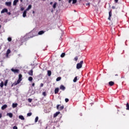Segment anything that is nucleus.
I'll return each mask as SVG.
<instances>
[{"instance_id": "nucleus-37", "label": "nucleus", "mask_w": 129, "mask_h": 129, "mask_svg": "<svg viewBox=\"0 0 129 129\" xmlns=\"http://www.w3.org/2000/svg\"><path fill=\"white\" fill-rule=\"evenodd\" d=\"M42 95H43V96H46V92H43L42 93Z\"/></svg>"}, {"instance_id": "nucleus-15", "label": "nucleus", "mask_w": 129, "mask_h": 129, "mask_svg": "<svg viewBox=\"0 0 129 129\" xmlns=\"http://www.w3.org/2000/svg\"><path fill=\"white\" fill-rule=\"evenodd\" d=\"M17 106H18V103H13L12 107L13 108H15V107H17Z\"/></svg>"}, {"instance_id": "nucleus-50", "label": "nucleus", "mask_w": 129, "mask_h": 129, "mask_svg": "<svg viewBox=\"0 0 129 129\" xmlns=\"http://www.w3.org/2000/svg\"><path fill=\"white\" fill-rule=\"evenodd\" d=\"M0 118H2V114H0Z\"/></svg>"}, {"instance_id": "nucleus-14", "label": "nucleus", "mask_w": 129, "mask_h": 129, "mask_svg": "<svg viewBox=\"0 0 129 129\" xmlns=\"http://www.w3.org/2000/svg\"><path fill=\"white\" fill-rule=\"evenodd\" d=\"M58 92H59V88H56L55 89L54 93H55V94H57V93H58Z\"/></svg>"}, {"instance_id": "nucleus-6", "label": "nucleus", "mask_w": 129, "mask_h": 129, "mask_svg": "<svg viewBox=\"0 0 129 129\" xmlns=\"http://www.w3.org/2000/svg\"><path fill=\"white\" fill-rule=\"evenodd\" d=\"M11 71L14 72V73H19V70L12 69Z\"/></svg>"}, {"instance_id": "nucleus-16", "label": "nucleus", "mask_w": 129, "mask_h": 129, "mask_svg": "<svg viewBox=\"0 0 129 129\" xmlns=\"http://www.w3.org/2000/svg\"><path fill=\"white\" fill-rule=\"evenodd\" d=\"M7 107H8V106L7 105H4L2 107V109L3 110H4V109H6V108H7Z\"/></svg>"}, {"instance_id": "nucleus-7", "label": "nucleus", "mask_w": 129, "mask_h": 129, "mask_svg": "<svg viewBox=\"0 0 129 129\" xmlns=\"http://www.w3.org/2000/svg\"><path fill=\"white\" fill-rule=\"evenodd\" d=\"M32 9V5H29L28 8L25 10L26 12H28V11H30Z\"/></svg>"}, {"instance_id": "nucleus-29", "label": "nucleus", "mask_w": 129, "mask_h": 129, "mask_svg": "<svg viewBox=\"0 0 129 129\" xmlns=\"http://www.w3.org/2000/svg\"><path fill=\"white\" fill-rule=\"evenodd\" d=\"M24 10H25V8L23 7H20V11H21L22 12H23V11H24Z\"/></svg>"}, {"instance_id": "nucleus-12", "label": "nucleus", "mask_w": 129, "mask_h": 129, "mask_svg": "<svg viewBox=\"0 0 129 129\" xmlns=\"http://www.w3.org/2000/svg\"><path fill=\"white\" fill-rule=\"evenodd\" d=\"M58 114H60V112L59 111L56 112L55 113L53 114V117H57V115H58Z\"/></svg>"}, {"instance_id": "nucleus-52", "label": "nucleus", "mask_w": 129, "mask_h": 129, "mask_svg": "<svg viewBox=\"0 0 129 129\" xmlns=\"http://www.w3.org/2000/svg\"><path fill=\"white\" fill-rule=\"evenodd\" d=\"M8 14V15H11V12H9Z\"/></svg>"}, {"instance_id": "nucleus-27", "label": "nucleus", "mask_w": 129, "mask_h": 129, "mask_svg": "<svg viewBox=\"0 0 129 129\" xmlns=\"http://www.w3.org/2000/svg\"><path fill=\"white\" fill-rule=\"evenodd\" d=\"M73 1V4L74 5L77 3V0H72Z\"/></svg>"}, {"instance_id": "nucleus-23", "label": "nucleus", "mask_w": 129, "mask_h": 129, "mask_svg": "<svg viewBox=\"0 0 129 129\" xmlns=\"http://www.w3.org/2000/svg\"><path fill=\"white\" fill-rule=\"evenodd\" d=\"M51 74H52V73L50 71H47V74H48V76H50Z\"/></svg>"}, {"instance_id": "nucleus-4", "label": "nucleus", "mask_w": 129, "mask_h": 129, "mask_svg": "<svg viewBox=\"0 0 129 129\" xmlns=\"http://www.w3.org/2000/svg\"><path fill=\"white\" fill-rule=\"evenodd\" d=\"M28 12V11L25 10L23 12V14H22V17L23 18H26V17H27V13Z\"/></svg>"}, {"instance_id": "nucleus-11", "label": "nucleus", "mask_w": 129, "mask_h": 129, "mask_svg": "<svg viewBox=\"0 0 129 129\" xmlns=\"http://www.w3.org/2000/svg\"><path fill=\"white\" fill-rule=\"evenodd\" d=\"M18 3H19V0H14L13 2V6H17Z\"/></svg>"}, {"instance_id": "nucleus-28", "label": "nucleus", "mask_w": 129, "mask_h": 129, "mask_svg": "<svg viewBox=\"0 0 129 129\" xmlns=\"http://www.w3.org/2000/svg\"><path fill=\"white\" fill-rule=\"evenodd\" d=\"M65 56V53H62L61 55H60V57H61V58H63V57Z\"/></svg>"}, {"instance_id": "nucleus-51", "label": "nucleus", "mask_w": 129, "mask_h": 129, "mask_svg": "<svg viewBox=\"0 0 129 129\" xmlns=\"http://www.w3.org/2000/svg\"><path fill=\"white\" fill-rule=\"evenodd\" d=\"M32 14H35V11H33Z\"/></svg>"}, {"instance_id": "nucleus-47", "label": "nucleus", "mask_w": 129, "mask_h": 129, "mask_svg": "<svg viewBox=\"0 0 129 129\" xmlns=\"http://www.w3.org/2000/svg\"><path fill=\"white\" fill-rule=\"evenodd\" d=\"M32 86H35V83H32Z\"/></svg>"}, {"instance_id": "nucleus-32", "label": "nucleus", "mask_w": 129, "mask_h": 129, "mask_svg": "<svg viewBox=\"0 0 129 129\" xmlns=\"http://www.w3.org/2000/svg\"><path fill=\"white\" fill-rule=\"evenodd\" d=\"M61 80V78L58 77L56 79V81H60Z\"/></svg>"}, {"instance_id": "nucleus-25", "label": "nucleus", "mask_w": 129, "mask_h": 129, "mask_svg": "<svg viewBox=\"0 0 129 129\" xmlns=\"http://www.w3.org/2000/svg\"><path fill=\"white\" fill-rule=\"evenodd\" d=\"M28 80H29V81H33V78L32 77H30L28 78Z\"/></svg>"}, {"instance_id": "nucleus-21", "label": "nucleus", "mask_w": 129, "mask_h": 129, "mask_svg": "<svg viewBox=\"0 0 129 129\" xmlns=\"http://www.w3.org/2000/svg\"><path fill=\"white\" fill-rule=\"evenodd\" d=\"M109 85H110V86H112V85H113V84H114V83L112 81H111V82H109Z\"/></svg>"}, {"instance_id": "nucleus-5", "label": "nucleus", "mask_w": 129, "mask_h": 129, "mask_svg": "<svg viewBox=\"0 0 129 129\" xmlns=\"http://www.w3.org/2000/svg\"><path fill=\"white\" fill-rule=\"evenodd\" d=\"M5 5L7 6V7H12V2H6Z\"/></svg>"}, {"instance_id": "nucleus-24", "label": "nucleus", "mask_w": 129, "mask_h": 129, "mask_svg": "<svg viewBox=\"0 0 129 129\" xmlns=\"http://www.w3.org/2000/svg\"><path fill=\"white\" fill-rule=\"evenodd\" d=\"M8 80H7L6 81H5V83H4V85H5V86H7V85H8Z\"/></svg>"}, {"instance_id": "nucleus-54", "label": "nucleus", "mask_w": 129, "mask_h": 129, "mask_svg": "<svg viewBox=\"0 0 129 129\" xmlns=\"http://www.w3.org/2000/svg\"><path fill=\"white\" fill-rule=\"evenodd\" d=\"M20 1H21V2H23V0H20Z\"/></svg>"}, {"instance_id": "nucleus-1", "label": "nucleus", "mask_w": 129, "mask_h": 129, "mask_svg": "<svg viewBox=\"0 0 129 129\" xmlns=\"http://www.w3.org/2000/svg\"><path fill=\"white\" fill-rule=\"evenodd\" d=\"M83 64V60L81 61L77 64V69H80L82 68V65Z\"/></svg>"}, {"instance_id": "nucleus-33", "label": "nucleus", "mask_w": 129, "mask_h": 129, "mask_svg": "<svg viewBox=\"0 0 129 129\" xmlns=\"http://www.w3.org/2000/svg\"><path fill=\"white\" fill-rule=\"evenodd\" d=\"M32 115V113H27V116H31Z\"/></svg>"}, {"instance_id": "nucleus-18", "label": "nucleus", "mask_w": 129, "mask_h": 129, "mask_svg": "<svg viewBox=\"0 0 129 129\" xmlns=\"http://www.w3.org/2000/svg\"><path fill=\"white\" fill-rule=\"evenodd\" d=\"M28 74H29V75H30L31 76H33V71L32 70H31L29 72Z\"/></svg>"}, {"instance_id": "nucleus-48", "label": "nucleus", "mask_w": 129, "mask_h": 129, "mask_svg": "<svg viewBox=\"0 0 129 129\" xmlns=\"http://www.w3.org/2000/svg\"><path fill=\"white\" fill-rule=\"evenodd\" d=\"M115 2L117 3V2H118V0H114Z\"/></svg>"}, {"instance_id": "nucleus-30", "label": "nucleus", "mask_w": 129, "mask_h": 129, "mask_svg": "<svg viewBox=\"0 0 129 129\" xmlns=\"http://www.w3.org/2000/svg\"><path fill=\"white\" fill-rule=\"evenodd\" d=\"M76 81H77V77H76L73 80L74 82H76Z\"/></svg>"}, {"instance_id": "nucleus-20", "label": "nucleus", "mask_w": 129, "mask_h": 129, "mask_svg": "<svg viewBox=\"0 0 129 129\" xmlns=\"http://www.w3.org/2000/svg\"><path fill=\"white\" fill-rule=\"evenodd\" d=\"M56 6H57V3L55 2L53 5V9H56Z\"/></svg>"}, {"instance_id": "nucleus-40", "label": "nucleus", "mask_w": 129, "mask_h": 129, "mask_svg": "<svg viewBox=\"0 0 129 129\" xmlns=\"http://www.w3.org/2000/svg\"><path fill=\"white\" fill-rule=\"evenodd\" d=\"M109 17H111V12H109Z\"/></svg>"}, {"instance_id": "nucleus-9", "label": "nucleus", "mask_w": 129, "mask_h": 129, "mask_svg": "<svg viewBox=\"0 0 129 129\" xmlns=\"http://www.w3.org/2000/svg\"><path fill=\"white\" fill-rule=\"evenodd\" d=\"M4 13H8V9H4L2 11H1V14H4Z\"/></svg>"}, {"instance_id": "nucleus-3", "label": "nucleus", "mask_w": 129, "mask_h": 129, "mask_svg": "<svg viewBox=\"0 0 129 129\" xmlns=\"http://www.w3.org/2000/svg\"><path fill=\"white\" fill-rule=\"evenodd\" d=\"M59 106H60V105H57L56 106V108L57 109H58V110H62V109H63L64 108V106H61L60 107H59Z\"/></svg>"}, {"instance_id": "nucleus-53", "label": "nucleus", "mask_w": 129, "mask_h": 129, "mask_svg": "<svg viewBox=\"0 0 129 129\" xmlns=\"http://www.w3.org/2000/svg\"><path fill=\"white\" fill-rule=\"evenodd\" d=\"M2 28V26L1 25H0V29Z\"/></svg>"}, {"instance_id": "nucleus-38", "label": "nucleus", "mask_w": 129, "mask_h": 129, "mask_svg": "<svg viewBox=\"0 0 129 129\" xmlns=\"http://www.w3.org/2000/svg\"><path fill=\"white\" fill-rule=\"evenodd\" d=\"M19 79H22V75H19Z\"/></svg>"}, {"instance_id": "nucleus-26", "label": "nucleus", "mask_w": 129, "mask_h": 129, "mask_svg": "<svg viewBox=\"0 0 129 129\" xmlns=\"http://www.w3.org/2000/svg\"><path fill=\"white\" fill-rule=\"evenodd\" d=\"M126 110H129V104L128 103L126 104Z\"/></svg>"}, {"instance_id": "nucleus-56", "label": "nucleus", "mask_w": 129, "mask_h": 129, "mask_svg": "<svg viewBox=\"0 0 129 129\" xmlns=\"http://www.w3.org/2000/svg\"><path fill=\"white\" fill-rule=\"evenodd\" d=\"M0 21H1V19H0Z\"/></svg>"}, {"instance_id": "nucleus-44", "label": "nucleus", "mask_w": 129, "mask_h": 129, "mask_svg": "<svg viewBox=\"0 0 129 129\" xmlns=\"http://www.w3.org/2000/svg\"><path fill=\"white\" fill-rule=\"evenodd\" d=\"M69 1V3L71 4V2H72V0H68Z\"/></svg>"}, {"instance_id": "nucleus-43", "label": "nucleus", "mask_w": 129, "mask_h": 129, "mask_svg": "<svg viewBox=\"0 0 129 129\" xmlns=\"http://www.w3.org/2000/svg\"><path fill=\"white\" fill-rule=\"evenodd\" d=\"M86 6H90V3H87L86 4Z\"/></svg>"}, {"instance_id": "nucleus-35", "label": "nucleus", "mask_w": 129, "mask_h": 129, "mask_svg": "<svg viewBox=\"0 0 129 129\" xmlns=\"http://www.w3.org/2000/svg\"><path fill=\"white\" fill-rule=\"evenodd\" d=\"M77 60H78V57L76 56V57L74 58V60L77 61Z\"/></svg>"}, {"instance_id": "nucleus-22", "label": "nucleus", "mask_w": 129, "mask_h": 129, "mask_svg": "<svg viewBox=\"0 0 129 129\" xmlns=\"http://www.w3.org/2000/svg\"><path fill=\"white\" fill-rule=\"evenodd\" d=\"M0 87L3 88L4 87V82H2L0 84Z\"/></svg>"}, {"instance_id": "nucleus-8", "label": "nucleus", "mask_w": 129, "mask_h": 129, "mask_svg": "<svg viewBox=\"0 0 129 129\" xmlns=\"http://www.w3.org/2000/svg\"><path fill=\"white\" fill-rule=\"evenodd\" d=\"M19 119H21V120H25V117L22 115L19 116Z\"/></svg>"}, {"instance_id": "nucleus-36", "label": "nucleus", "mask_w": 129, "mask_h": 129, "mask_svg": "<svg viewBox=\"0 0 129 129\" xmlns=\"http://www.w3.org/2000/svg\"><path fill=\"white\" fill-rule=\"evenodd\" d=\"M32 99H31V98H29V99H28V101H29V102H32Z\"/></svg>"}, {"instance_id": "nucleus-31", "label": "nucleus", "mask_w": 129, "mask_h": 129, "mask_svg": "<svg viewBox=\"0 0 129 129\" xmlns=\"http://www.w3.org/2000/svg\"><path fill=\"white\" fill-rule=\"evenodd\" d=\"M38 119H39V117H38V116H37V117L35 118V122H37V121H38Z\"/></svg>"}, {"instance_id": "nucleus-2", "label": "nucleus", "mask_w": 129, "mask_h": 129, "mask_svg": "<svg viewBox=\"0 0 129 129\" xmlns=\"http://www.w3.org/2000/svg\"><path fill=\"white\" fill-rule=\"evenodd\" d=\"M22 81V79H18L17 82L14 83L12 85V86H16V85H18Z\"/></svg>"}, {"instance_id": "nucleus-45", "label": "nucleus", "mask_w": 129, "mask_h": 129, "mask_svg": "<svg viewBox=\"0 0 129 129\" xmlns=\"http://www.w3.org/2000/svg\"><path fill=\"white\" fill-rule=\"evenodd\" d=\"M112 9H115V7L114 6H112Z\"/></svg>"}, {"instance_id": "nucleus-34", "label": "nucleus", "mask_w": 129, "mask_h": 129, "mask_svg": "<svg viewBox=\"0 0 129 129\" xmlns=\"http://www.w3.org/2000/svg\"><path fill=\"white\" fill-rule=\"evenodd\" d=\"M8 40L9 42H11V41H12V38L9 37V38H8Z\"/></svg>"}, {"instance_id": "nucleus-17", "label": "nucleus", "mask_w": 129, "mask_h": 129, "mask_svg": "<svg viewBox=\"0 0 129 129\" xmlns=\"http://www.w3.org/2000/svg\"><path fill=\"white\" fill-rule=\"evenodd\" d=\"M7 115H8V116H9L10 117H13V113H8L7 114Z\"/></svg>"}, {"instance_id": "nucleus-41", "label": "nucleus", "mask_w": 129, "mask_h": 129, "mask_svg": "<svg viewBox=\"0 0 129 129\" xmlns=\"http://www.w3.org/2000/svg\"><path fill=\"white\" fill-rule=\"evenodd\" d=\"M13 129H18V127L17 126H14Z\"/></svg>"}, {"instance_id": "nucleus-39", "label": "nucleus", "mask_w": 129, "mask_h": 129, "mask_svg": "<svg viewBox=\"0 0 129 129\" xmlns=\"http://www.w3.org/2000/svg\"><path fill=\"white\" fill-rule=\"evenodd\" d=\"M65 101H66V102H68V101H69V99H68V98H66L65 99Z\"/></svg>"}, {"instance_id": "nucleus-55", "label": "nucleus", "mask_w": 129, "mask_h": 129, "mask_svg": "<svg viewBox=\"0 0 129 129\" xmlns=\"http://www.w3.org/2000/svg\"><path fill=\"white\" fill-rule=\"evenodd\" d=\"M43 1H45V0H43Z\"/></svg>"}, {"instance_id": "nucleus-10", "label": "nucleus", "mask_w": 129, "mask_h": 129, "mask_svg": "<svg viewBox=\"0 0 129 129\" xmlns=\"http://www.w3.org/2000/svg\"><path fill=\"white\" fill-rule=\"evenodd\" d=\"M10 53H11V49H8L6 53V57L7 58L9 57V54H10Z\"/></svg>"}, {"instance_id": "nucleus-42", "label": "nucleus", "mask_w": 129, "mask_h": 129, "mask_svg": "<svg viewBox=\"0 0 129 129\" xmlns=\"http://www.w3.org/2000/svg\"><path fill=\"white\" fill-rule=\"evenodd\" d=\"M43 86H44V84H43V83H41L40 84V87H43Z\"/></svg>"}, {"instance_id": "nucleus-49", "label": "nucleus", "mask_w": 129, "mask_h": 129, "mask_svg": "<svg viewBox=\"0 0 129 129\" xmlns=\"http://www.w3.org/2000/svg\"><path fill=\"white\" fill-rule=\"evenodd\" d=\"M50 5H53V2H50Z\"/></svg>"}, {"instance_id": "nucleus-19", "label": "nucleus", "mask_w": 129, "mask_h": 129, "mask_svg": "<svg viewBox=\"0 0 129 129\" xmlns=\"http://www.w3.org/2000/svg\"><path fill=\"white\" fill-rule=\"evenodd\" d=\"M44 32L43 31H40L38 32V35H43Z\"/></svg>"}, {"instance_id": "nucleus-13", "label": "nucleus", "mask_w": 129, "mask_h": 129, "mask_svg": "<svg viewBox=\"0 0 129 129\" xmlns=\"http://www.w3.org/2000/svg\"><path fill=\"white\" fill-rule=\"evenodd\" d=\"M60 89H61V90L64 91V90H65V89H66V88L64 86L61 85L60 86Z\"/></svg>"}, {"instance_id": "nucleus-46", "label": "nucleus", "mask_w": 129, "mask_h": 129, "mask_svg": "<svg viewBox=\"0 0 129 129\" xmlns=\"http://www.w3.org/2000/svg\"><path fill=\"white\" fill-rule=\"evenodd\" d=\"M110 17L109 16L108 18V20H109V21H110Z\"/></svg>"}]
</instances>
